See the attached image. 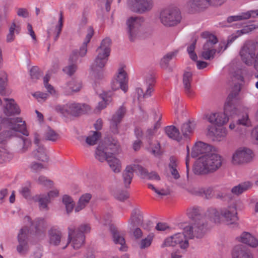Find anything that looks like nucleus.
<instances>
[{
    "label": "nucleus",
    "mask_w": 258,
    "mask_h": 258,
    "mask_svg": "<svg viewBox=\"0 0 258 258\" xmlns=\"http://www.w3.org/2000/svg\"><path fill=\"white\" fill-rule=\"evenodd\" d=\"M111 43V40L110 38H105L102 41L100 46L97 49V52L109 55Z\"/></svg>",
    "instance_id": "nucleus-42"
},
{
    "label": "nucleus",
    "mask_w": 258,
    "mask_h": 258,
    "mask_svg": "<svg viewBox=\"0 0 258 258\" xmlns=\"http://www.w3.org/2000/svg\"><path fill=\"white\" fill-rule=\"evenodd\" d=\"M192 80V73L190 72H185L183 75L182 83L184 92L189 97H191L194 94L191 85Z\"/></svg>",
    "instance_id": "nucleus-25"
},
{
    "label": "nucleus",
    "mask_w": 258,
    "mask_h": 258,
    "mask_svg": "<svg viewBox=\"0 0 258 258\" xmlns=\"http://www.w3.org/2000/svg\"><path fill=\"white\" fill-rule=\"evenodd\" d=\"M112 170L115 173H119L121 171V164L119 159L114 156V155H110L108 157V160L106 161Z\"/></svg>",
    "instance_id": "nucleus-35"
},
{
    "label": "nucleus",
    "mask_w": 258,
    "mask_h": 258,
    "mask_svg": "<svg viewBox=\"0 0 258 258\" xmlns=\"http://www.w3.org/2000/svg\"><path fill=\"white\" fill-rule=\"evenodd\" d=\"M36 182L41 185L51 187L53 185V182L49 179L44 176H40L36 180Z\"/></svg>",
    "instance_id": "nucleus-62"
},
{
    "label": "nucleus",
    "mask_w": 258,
    "mask_h": 258,
    "mask_svg": "<svg viewBox=\"0 0 258 258\" xmlns=\"http://www.w3.org/2000/svg\"><path fill=\"white\" fill-rule=\"evenodd\" d=\"M11 158V155L5 149L0 148V164L9 161Z\"/></svg>",
    "instance_id": "nucleus-60"
},
{
    "label": "nucleus",
    "mask_w": 258,
    "mask_h": 258,
    "mask_svg": "<svg viewBox=\"0 0 258 258\" xmlns=\"http://www.w3.org/2000/svg\"><path fill=\"white\" fill-rule=\"evenodd\" d=\"M257 29H258V23L256 24H251L244 27L240 30L237 31L236 33H239V35H241V34L248 33Z\"/></svg>",
    "instance_id": "nucleus-57"
},
{
    "label": "nucleus",
    "mask_w": 258,
    "mask_h": 258,
    "mask_svg": "<svg viewBox=\"0 0 258 258\" xmlns=\"http://www.w3.org/2000/svg\"><path fill=\"white\" fill-rule=\"evenodd\" d=\"M89 109V106L86 104H81L75 102L57 104L54 107L55 111L61 117L64 118L78 117L82 114L85 110Z\"/></svg>",
    "instance_id": "nucleus-4"
},
{
    "label": "nucleus",
    "mask_w": 258,
    "mask_h": 258,
    "mask_svg": "<svg viewBox=\"0 0 258 258\" xmlns=\"http://www.w3.org/2000/svg\"><path fill=\"white\" fill-rule=\"evenodd\" d=\"M127 82V75L124 67H120L111 82V88L114 90L121 89L124 92H126L128 89Z\"/></svg>",
    "instance_id": "nucleus-9"
},
{
    "label": "nucleus",
    "mask_w": 258,
    "mask_h": 258,
    "mask_svg": "<svg viewBox=\"0 0 258 258\" xmlns=\"http://www.w3.org/2000/svg\"><path fill=\"white\" fill-rule=\"evenodd\" d=\"M100 137V133L96 131L92 132V134L86 138V142L89 146H93L96 144L97 141Z\"/></svg>",
    "instance_id": "nucleus-48"
},
{
    "label": "nucleus",
    "mask_w": 258,
    "mask_h": 258,
    "mask_svg": "<svg viewBox=\"0 0 258 258\" xmlns=\"http://www.w3.org/2000/svg\"><path fill=\"white\" fill-rule=\"evenodd\" d=\"M35 201L39 203V207L41 210H47V205L50 202V199L46 195H37L35 197Z\"/></svg>",
    "instance_id": "nucleus-44"
},
{
    "label": "nucleus",
    "mask_w": 258,
    "mask_h": 258,
    "mask_svg": "<svg viewBox=\"0 0 258 258\" xmlns=\"http://www.w3.org/2000/svg\"><path fill=\"white\" fill-rule=\"evenodd\" d=\"M92 195L89 193H86L82 195L79 198L76 207L75 208L76 212H78L84 209L89 203Z\"/></svg>",
    "instance_id": "nucleus-37"
},
{
    "label": "nucleus",
    "mask_w": 258,
    "mask_h": 258,
    "mask_svg": "<svg viewBox=\"0 0 258 258\" xmlns=\"http://www.w3.org/2000/svg\"><path fill=\"white\" fill-rule=\"evenodd\" d=\"M153 237V234H150L146 238L142 239L139 244L140 248L145 249L149 247L152 243Z\"/></svg>",
    "instance_id": "nucleus-53"
},
{
    "label": "nucleus",
    "mask_w": 258,
    "mask_h": 258,
    "mask_svg": "<svg viewBox=\"0 0 258 258\" xmlns=\"http://www.w3.org/2000/svg\"><path fill=\"white\" fill-rule=\"evenodd\" d=\"M27 232V229L22 228L18 234L19 244L17 246V250L21 255L26 254L29 250Z\"/></svg>",
    "instance_id": "nucleus-16"
},
{
    "label": "nucleus",
    "mask_w": 258,
    "mask_h": 258,
    "mask_svg": "<svg viewBox=\"0 0 258 258\" xmlns=\"http://www.w3.org/2000/svg\"><path fill=\"white\" fill-rule=\"evenodd\" d=\"M222 157L215 153H210L201 157L194 168L196 174L213 173L219 169L223 162Z\"/></svg>",
    "instance_id": "nucleus-2"
},
{
    "label": "nucleus",
    "mask_w": 258,
    "mask_h": 258,
    "mask_svg": "<svg viewBox=\"0 0 258 258\" xmlns=\"http://www.w3.org/2000/svg\"><path fill=\"white\" fill-rule=\"evenodd\" d=\"M187 215L188 218L194 222L199 221H205L202 215V209L199 207H193L189 208L187 211Z\"/></svg>",
    "instance_id": "nucleus-30"
},
{
    "label": "nucleus",
    "mask_w": 258,
    "mask_h": 258,
    "mask_svg": "<svg viewBox=\"0 0 258 258\" xmlns=\"http://www.w3.org/2000/svg\"><path fill=\"white\" fill-rule=\"evenodd\" d=\"M159 19L162 25L170 27L176 26L180 23L181 16L177 8L167 7L160 10Z\"/></svg>",
    "instance_id": "nucleus-5"
},
{
    "label": "nucleus",
    "mask_w": 258,
    "mask_h": 258,
    "mask_svg": "<svg viewBox=\"0 0 258 258\" xmlns=\"http://www.w3.org/2000/svg\"><path fill=\"white\" fill-rule=\"evenodd\" d=\"M133 169L132 166H127L122 172L123 183L125 187H128L134 176Z\"/></svg>",
    "instance_id": "nucleus-39"
},
{
    "label": "nucleus",
    "mask_w": 258,
    "mask_h": 258,
    "mask_svg": "<svg viewBox=\"0 0 258 258\" xmlns=\"http://www.w3.org/2000/svg\"><path fill=\"white\" fill-rule=\"evenodd\" d=\"M209 150V146L207 144L199 142L195 144L191 151V156L196 158L199 155L205 154Z\"/></svg>",
    "instance_id": "nucleus-32"
},
{
    "label": "nucleus",
    "mask_w": 258,
    "mask_h": 258,
    "mask_svg": "<svg viewBox=\"0 0 258 258\" xmlns=\"http://www.w3.org/2000/svg\"><path fill=\"white\" fill-rule=\"evenodd\" d=\"M6 104L4 109V113L7 116L18 115L20 113L21 110L13 99L5 98Z\"/></svg>",
    "instance_id": "nucleus-21"
},
{
    "label": "nucleus",
    "mask_w": 258,
    "mask_h": 258,
    "mask_svg": "<svg viewBox=\"0 0 258 258\" xmlns=\"http://www.w3.org/2000/svg\"><path fill=\"white\" fill-rule=\"evenodd\" d=\"M97 53L94 63L91 67L92 75L96 80H99L103 78V74L101 70L106 64L109 56V55L103 53Z\"/></svg>",
    "instance_id": "nucleus-10"
},
{
    "label": "nucleus",
    "mask_w": 258,
    "mask_h": 258,
    "mask_svg": "<svg viewBox=\"0 0 258 258\" xmlns=\"http://www.w3.org/2000/svg\"><path fill=\"white\" fill-rule=\"evenodd\" d=\"M77 70V65L75 63H70V64L65 67L63 69V71L67 75L71 76L76 72Z\"/></svg>",
    "instance_id": "nucleus-61"
},
{
    "label": "nucleus",
    "mask_w": 258,
    "mask_h": 258,
    "mask_svg": "<svg viewBox=\"0 0 258 258\" xmlns=\"http://www.w3.org/2000/svg\"><path fill=\"white\" fill-rule=\"evenodd\" d=\"M220 0H190L187 3V7L191 12L202 11L213 3H216Z\"/></svg>",
    "instance_id": "nucleus-18"
},
{
    "label": "nucleus",
    "mask_w": 258,
    "mask_h": 258,
    "mask_svg": "<svg viewBox=\"0 0 258 258\" xmlns=\"http://www.w3.org/2000/svg\"><path fill=\"white\" fill-rule=\"evenodd\" d=\"M126 31L131 41L139 39L143 30L144 19L141 17H130L126 20Z\"/></svg>",
    "instance_id": "nucleus-6"
},
{
    "label": "nucleus",
    "mask_w": 258,
    "mask_h": 258,
    "mask_svg": "<svg viewBox=\"0 0 258 258\" xmlns=\"http://www.w3.org/2000/svg\"><path fill=\"white\" fill-rule=\"evenodd\" d=\"M29 168L31 172L38 173L43 169H46V167L41 163L33 161L29 165Z\"/></svg>",
    "instance_id": "nucleus-50"
},
{
    "label": "nucleus",
    "mask_w": 258,
    "mask_h": 258,
    "mask_svg": "<svg viewBox=\"0 0 258 258\" xmlns=\"http://www.w3.org/2000/svg\"><path fill=\"white\" fill-rule=\"evenodd\" d=\"M126 113V108L121 106L112 115L110 120V130L113 134L118 133V125Z\"/></svg>",
    "instance_id": "nucleus-17"
},
{
    "label": "nucleus",
    "mask_w": 258,
    "mask_h": 258,
    "mask_svg": "<svg viewBox=\"0 0 258 258\" xmlns=\"http://www.w3.org/2000/svg\"><path fill=\"white\" fill-rule=\"evenodd\" d=\"M201 192V197L207 200L211 199L213 196V189L210 187L202 188Z\"/></svg>",
    "instance_id": "nucleus-63"
},
{
    "label": "nucleus",
    "mask_w": 258,
    "mask_h": 258,
    "mask_svg": "<svg viewBox=\"0 0 258 258\" xmlns=\"http://www.w3.org/2000/svg\"><path fill=\"white\" fill-rule=\"evenodd\" d=\"M58 137V135L53 130L48 127L47 130L45 134V138L47 140L55 141Z\"/></svg>",
    "instance_id": "nucleus-56"
},
{
    "label": "nucleus",
    "mask_w": 258,
    "mask_h": 258,
    "mask_svg": "<svg viewBox=\"0 0 258 258\" xmlns=\"http://www.w3.org/2000/svg\"><path fill=\"white\" fill-rule=\"evenodd\" d=\"M237 123L239 125H242L244 126H249L250 125V120L249 118L248 112H245V113L241 114L238 119L237 120Z\"/></svg>",
    "instance_id": "nucleus-51"
},
{
    "label": "nucleus",
    "mask_w": 258,
    "mask_h": 258,
    "mask_svg": "<svg viewBox=\"0 0 258 258\" xmlns=\"http://www.w3.org/2000/svg\"><path fill=\"white\" fill-rule=\"evenodd\" d=\"M257 50V42L253 40L246 41L241 47L239 52L241 60L245 64L248 66H252Z\"/></svg>",
    "instance_id": "nucleus-7"
},
{
    "label": "nucleus",
    "mask_w": 258,
    "mask_h": 258,
    "mask_svg": "<svg viewBox=\"0 0 258 258\" xmlns=\"http://www.w3.org/2000/svg\"><path fill=\"white\" fill-rule=\"evenodd\" d=\"M237 112V107L234 102V100L231 99V96H228L224 106V113L227 115L229 114L232 115Z\"/></svg>",
    "instance_id": "nucleus-40"
},
{
    "label": "nucleus",
    "mask_w": 258,
    "mask_h": 258,
    "mask_svg": "<svg viewBox=\"0 0 258 258\" xmlns=\"http://www.w3.org/2000/svg\"><path fill=\"white\" fill-rule=\"evenodd\" d=\"M249 18V15L246 13H243L239 15L231 16L227 18V22L231 23L233 22L240 21L242 20L248 19Z\"/></svg>",
    "instance_id": "nucleus-52"
},
{
    "label": "nucleus",
    "mask_w": 258,
    "mask_h": 258,
    "mask_svg": "<svg viewBox=\"0 0 258 258\" xmlns=\"http://www.w3.org/2000/svg\"><path fill=\"white\" fill-rule=\"evenodd\" d=\"M227 131L225 127H216L209 126L208 128V136L214 142H222L225 140Z\"/></svg>",
    "instance_id": "nucleus-15"
},
{
    "label": "nucleus",
    "mask_w": 258,
    "mask_h": 258,
    "mask_svg": "<svg viewBox=\"0 0 258 258\" xmlns=\"http://www.w3.org/2000/svg\"><path fill=\"white\" fill-rule=\"evenodd\" d=\"M109 230L111 233L113 240L116 244H119L121 245L119 248L120 250L125 251L126 247L125 245V240L124 237L120 235L118 230L114 226L110 225L109 227Z\"/></svg>",
    "instance_id": "nucleus-27"
},
{
    "label": "nucleus",
    "mask_w": 258,
    "mask_h": 258,
    "mask_svg": "<svg viewBox=\"0 0 258 258\" xmlns=\"http://www.w3.org/2000/svg\"><path fill=\"white\" fill-rule=\"evenodd\" d=\"M252 158L251 150L243 148L236 150L232 156V162L234 164H240L249 162Z\"/></svg>",
    "instance_id": "nucleus-13"
},
{
    "label": "nucleus",
    "mask_w": 258,
    "mask_h": 258,
    "mask_svg": "<svg viewBox=\"0 0 258 258\" xmlns=\"http://www.w3.org/2000/svg\"><path fill=\"white\" fill-rule=\"evenodd\" d=\"M206 118L210 123L217 125H222L229 120V117L224 112L211 113L207 115Z\"/></svg>",
    "instance_id": "nucleus-19"
},
{
    "label": "nucleus",
    "mask_w": 258,
    "mask_h": 258,
    "mask_svg": "<svg viewBox=\"0 0 258 258\" xmlns=\"http://www.w3.org/2000/svg\"><path fill=\"white\" fill-rule=\"evenodd\" d=\"M196 43L197 40H195V41L187 48V51L190 58L194 61H196L198 59L197 55L195 52Z\"/></svg>",
    "instance_id": "nucleus-54"
},
{
    "label": "nucleus",
    "mask_w": 258,
    "mask_h": 258,
    "mask_svg": "<svg viewBox=\"0 0 258 258\" xmlns=\"http://www.w3.org/2000/svg\"><path fill=\"white\" fill-rule=\"evenodd\" d=\"M161 119V115H159L158 120L156 121V122L154 124V127L153 128H148L146 133V138L149 139V141H151V138L153 137L154 134L157 132V130L161 126V122L160 120Z\"/></svg>",
    "instance_id": "nucleus-49"
},
{
    "label": "nucleus",
    "mask_w": 258,
    "mask_h": 258,
    "mask_svg": "<svg viewBox=\"0 0 258 258\" xmlns=\"http://www.w3.org/2000/svg\"><path fill=\"white\" fill-rule=\"evenodd\" d=\"M31 156L35 160L43 162H47L49 160V157L42 146H38L37 149L34 150L31 153Z\"/></svg>",
    "instance_id": "nucleus-31"
},
{
    "label": "nucleus",
    "mask_w": 258,
    "mask_h": 258,
    "mask_svg": "<svg viewBox=\"0 0 258 258\" xmlns=\"http://www.w3.org/2000/svg\"><path fill=\"white\" fill-rule=\"evenodd\" d=\"M126 4L132 12L140 14L150 12L154 6L153 0H127Z\"/></svg>",
    "instance_id": "nucleus-8"
},
{
    "label": "nucleus",
    "mask_w": 258,
    "mask_h": 258,
    "mask_svg": "<svg viewBox=\"0 0 258 258\" xmlns=\"http://www.w3.org/2000/svg\"><path fill=\"white\" fill-rule=\"evenodd\" d=\"M143 222V216L141 211L138 209L133 210L128 222L129 229H132L136 226L142 225Z\"/></svg>",
    "instance_id": "nucleus-22"
},
{
    "label": "nucleus",
    "mask_w": 258,
    "mask_h": 258,
    "mask_svg": "<svg viewBox=\"0 0 258 258\" xmlns=\"http://www.w3.org/2000/svg\"><path fill=\"white\" fill-rule=\"evenodd\" d=\"M167 136L170 139L179 142L182 139V135L179 130L174 125L167 126L165 127Z\"/></svg>",
    "instance_id": "nucleus-34"
},
{
    "label": "nucleus",
    "mask_w": 258,
    "mask_h": 258,
    "mask_svg": "<svg viewBox=\"0 0 258 258\" xmlns=\"http://www.w3.org/2000/svg\"><path fill=\"white\" fill-rule=\"evenodd\" d=\"M178 53V50H175L172 52L168 53L164 55L161 59L160 64L162 67L167 68L169 64V61L174 57H176Z\"/></svg>",
    "instance_id": "nucleus-46"
},
{
    "label": "nucleus",
    "mask_w": 258,
    "mask_h": 258,
    "mask_svg": "<svg viewBox=\"0 0 258 258\" xmlns=\"http://www.w3.org/2000/svg\"><path fill=\"white\" fill-rule=\"evenodd\" d=\"M232 258H253L252 254L242 245L235 246L232 252Z\"/></svg>",
    "instance_id": "nucleus-28"
},
{
    "label": "nucleus",
    "mask_w": 258,
    "mask_h": 258,
    "mask_svg": "<svg viewBox=\"0 0 258 258\" xmlns=\"http://www.w3.org/2000/svg\"><path fill=\"white\" fill-rule=\"evenodd\" d=\"M110 156L109 152L106 150L104 147L99 146L96 149L95 157L101 162L107 161L108 157Z\"/></svg>",
    "instance_id": "nucleus-38"
},
{
    "label": "nucleus",
    "mask_w": 258,
    "mask_h": 258,
    "mask_svg": "<svg viewBox=\"0 0 258 258\" xmlns=\"http://www.w3.org/2000/svg\"><path fill=\"white\" fill-rule=\"evenodd\" d=\"M176 164L175 163V160L173 158H170V163L169 165L170 170L171 174L173 176L175 179H178L180 175L178 173V171L176 169Z\"/></svg>",
    "instance_id": "nucleus-55"
},
{
    "label": "nucleus",
    "mask_w": 258,
    "mask_h": 258,
    "mask_svg": "<svg viewBox=\"0 0 258 258\" xmlns=\"http://www.w3.org/2000/svg\"><path fill=\"white\" fill-rule=\"evenodd\" d=\"M222 48L220 46L218 49L203 48L201 52V57L206 60H211L214 58L215 53L217 52L220 53Z\"/></svg>",
    "instance_id": "nucleus-41"
},
{
    "label": "nucleus",
    "mask_w": 258,
    "mask_h": 258,
    "mask_svg": "<svg viewBox=\"0 0 258 258\" xmlns=\"http://www.w3.org/2000/svg\"><path fill=\"white\" fill-rule=\"evenodd\" d=\"M133 172H135L139 175H140L142 177H146L147 175V171L144 168L141 166L139 165H134L133 166Z\"/></svg>",
    "instance_id": "nucleus-64"
},
{
    "label": "nucleus",
    "mask_w": 258,
    "mask_h": 258,
    "mask_svg": "<svg viewBox=\"0 0 258 258\" xmlns=\"http://www.w3.org/2000/svg\"><path fill=\"white\" fill-rule=\"evenodd\" d=\"M27 137L21 135L15 139L14 148L18 154H24L31 148L32 142Z\"/></svg>",
    "instance_id": "nucleus-14"
},
{
    "label": "nucleus",
    "mask_w": 258,
    "mask_h": 258,
    "mask_svg": "<svg viewBox=\"0 0 258 258\" xmlns=\"http://www.w3.org/2000/svg\"><path fill=\"white\" fill-rule=\"evenodd\" d=\"M148 142L150 145L149 148L151 152L156 156L160 155L161 154L160 143L157 142L154 145H152L151 143V141H148Z\"/></svg>",
    "instance_id": "nucleus-58"
},
{
    "label": "nucleus",
    "mask_w": 258,
    "mask_h": 258,
    "mask_svg": "<svg viewBox=\"0 0 258 258\" xmlns=\"http://www.w3.org/2000/svg\"><path fill=\"white\" fill-rule=\"evenodd\" d=\"M69 236L68 241L66 245L63 247L64 249L69 243L72 241V246L74 249L80 248L84 243L85 236L82 233H76L75 228L73 226H71L68 228Z\"/></svg>",
    "instance_id": "nucleus-12"
},
{
    "label": "nucleus",
    "mask_w": 258,
    "mask_h": 258,
    "mask_svg": "<svg viewBox=\"0 0 258 258\" xmlns=\"http://www.w3.org/2000/svg\"><path fill=\"white\" fill-rule=\"evenodd\" d=\"M201 36L206 40L203 46V48L216 49L214 46L218 41L215 35L209 32L205 31L201 34Z\"/></svg>",
    "instance_id": "nucleus-24"
},
{
    "label": "nucleus",
    "mask_w": 258,
    "mask_h": 258,
    "mask_svg": "<svg viewBox=\"0 0 258 258\" xmlns=\"http://www.w3.org/2000/svg\"><path fill=\"white\" fill-rule=\"evenodd\" d=\"M3 121L9 129L15 132H20L24 136H29V133L26 130L25 122L22 120L21 118H6L4 119Z\"/></svg>",
    "instance_id": "nucleus-11"
},
{
    "label": "nucleus",
    "mask_w": 258,
    "mask_h": 258,
    "mask_svg": "<svg viewBox=\"0 0 258 258\" xmlns=\"http://www.w3.org/2000/svg\"><path fill=\"white\" fill-rule=\"evenodd\" d=\"M206 225L205 221L194 222L183 229V233H178L167 238L164 240L162 247L175 246L179 244L182 249H185L189 246L188 239L195 237L200 238L205 234Z\"/></svg>",
    "instance_id": "nucleus-1"
},
{
    "label": "nucleus",
    "mask_w": 258,
    "mask_h": 258,
    "mask_svg": "<svg viewBox=\"0 0 258 258\" xmlns=\"http://www.w3.org/2000/svg\"><path fill=\"white\" fill-rule=\"evenodd\" d=\"M251 185V183L249 181L242 182L233 186L231 189V192L233 195L238 196L250 189Z\"/></svg>",
    "instance_id": "nucleus-36"
},
{
    "label": "nucleus",
    "mask_w": 258,
    "mask_h": 258,
    "mask_svg": "<svg viewBox=\"0 0 258 258\" xmlns=\"http://www.w3.org/2000/svg\"><path fill=\"white\" fill-rule=\"evenodd\" d=\"M238 241L246 244L251 247H256L258 245V240L250 233L243 232L237 237Z\"/></svg>",
    "instance_id": "nucleus-26"
},
{
    "label": "nucleus",
    "mask_w": 258,
    "mask_h": 258,
    "mask_svg": "<svg viewBox=\"0 0 258 258\" xmlns=\"http://www.w3.org/2000/svg\"><path fill=\"white\" fill-rule=\"evenodd\" d=\"M196 126V123L195 121H188L182 124L181 126V131L182 135L187 138Z\"/></svg>",
    "instance_id": "nucleus-43"
},
{
    "label": "nucleus",
    "mask_w": 258,
    "mask_h": 258,
    "mask_svg": "<svg viewBox=\"0 0 258 258\" xmlns=\"http://www.w3.org/2000/svg\"><path fill=\"white\" fill-rule=\"evenodd\" d=\"M20 31V25L17 24L16 20H14L9 28V32L6 36L7 42H13L15 39L16 34H19Z\"/></svg>",
    "instance_id": "nucleus-29"
},
{
    "label": "nucleus",
    "mask_w": 258,
    "mask_h": 258,
    "mask_svg": "<svg viewBox=\"0 0 258 258\" xmlns=\"http://www.w3.org/2000/svg\"><path fill=\"white\" fill-rule=\"evenodd\" d=\"M49 242L54 245H57L60 242L61 239V232L57 229L51 228L48 231Z\"/></svg>",
    "instance_id": "nucleus-33"
},
{
    "label": "nucleus",
    "mask_w": 258,
    "mask_h": 258,
    "mask_svg": "<svg viewBox=\"0 0 258 258\" xmlns=\"http://www.w3.org/2000/svg\"><path fill=\"white\" fill-rule=\"evenodd\" d=\"M25 221L27 222L31 226L34 227L36 235L43 234L47 227L46 224L43 219L38 218L32 221L29 216L25 217Z\"/></svg>",
    "instance_id": "nucleus-20"
},
{
    "label": "nucleus",
    "mask_w": 258,
    "mask_h": 258,
    "mask_svg": "<svg viewBox=\"0 0 258 258\" xmlns=\"http://www.w3.org/2000/svg\"><path fill=\"white\" fill-rule=\"evenodd\" d=\"M63 13L62 12H60L59 13V17L58 21V25L56 26L55 30L56 31V36L55 37L54 40H56L58 37L59 36V34L61 31V29L63 26Z\"/></svg>",
    "instance_id": "nucleus-59"
},
{
    "label": "nucleus",
    "mask_w": 258,
    "mask_h": 258,
    "mask_svg": "<svg viewBox=\"0 0 258 258\" xmlns=\"http://www.w3.org/2000/svg\"><path fill=\"white\" fill-rule=\"evenodd\" d=\"M209 212L211 217H213L215 222H219V217L226 225L237 227L238 226L237 206L232 204L227 207L221 209L218 212L215 209H210Z\"/></svg>",
    "instance_id": "nucleus-3"
},
{
    "label": "nucleus",
    "mask_w": 258,
    "mask_h": 258,
    "mask_svg": "<svg viewBox=\"0 0 258 258\" xmlns=\"http://www.w3.org/2000/svg\"><path fill=\"white\" fill-rule=\"evenodd\" d=\"M62 203L65 205L66 210L67 214L71 213L75 207V203L72 198L68 196L64 195L62 197Z\"/></svg>",
    "instance_id": "nucleus-45"
},
{
    "label": "nucleus",
    "mask_w": 258,
    "mask_h": 258,
    "mask_svg": "<svg viewBox=\"0 0 258 258\" xmlns=\"http://www.w3.org/2000/svg\"><path fill=\"white\" fill-rule=\"evenodd\" d=\"M154 82V79L152 76H149L146 79V86L147 87L146 91L144 94V97L148 98L151 96L152 93L154 91L153 84Z\"/></svg>",
    "instance_id": "nucleus-47"
},
{
    "label": "nucleus",
    "mask_w": 258,
    "mask_h": 258,
    "mask_svg": "<svg viewBox=\"0 0 258 258\" xmlns=\"http://www.w3.org/2000/svg\"><path fill=\"white\" fill-rule=\"evenodd\" d=\"M104 147L109 152L110 155L117 154L121 150L119 142L112 137L108 138L105 140Z\"/></svg>",
    "instance_id": "nucleus-23"
}]
</instances>
